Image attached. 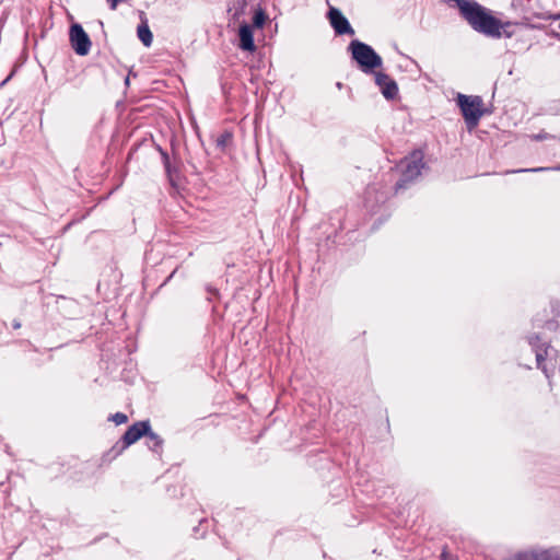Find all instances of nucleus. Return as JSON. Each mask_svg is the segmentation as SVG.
<instances>
[{
	"mask_svg": "<svg viewBox=\"0 0 560 560\" xmlns=\"http://www.w3.org/2000/svg\"><path fill=\"white\" fill-rule=\"evenodd\" d=\"M148 137L150 138L151 141H153L151 133H144V135H142V139H141L142 144H144L148 141Z\"/></svg>",
	"mask_w": 560,
	"mask_h": 560,
	"instance_id": "aec40b11",
	"label": "nucleus"
},
{
	"mask_svg": "<svg viewBox=\"0 0 560 560\" xmlns=\"http://www.w3.org/2000/svg\"><path fill=\"white\" fill-rule=\"evenodd\" d=\"M441 560H445L444 558H442Z\"/></svg>",
	"mask_w": 560,
	"mask_h": 560,
	"instance_id": "393cba45",
	"label": "nucleus"
},
{
	"mask_svg": "<svg viewBox=\"0 0 560 560\" xmlns=\"http://www.w3.org/2000/svg\"><path fill=\"white\" fill-rule=\"evenodd\" d=\"M528 343L532 346L533 350L547 347L545 342L540 340V337L538 335H533L528 337Z\"/></svg>",
	"mask_w": 560,
	"mask_h": 560,
	"instance_id": "dca6fc26",
	"label": "nucleus"
},
{
	"mask_svg": "<svg viewBox=\"0 0 560 560\" xmlns=\"http://www.w3.org/2000/svg\"><path fill=\"white\" fill-rule=\"evenodd\" d=\"M153 40V34L150 31L148 22L142 20V45L150 47Z\"/></svg>",
	"mask_w": 560,
	"mask_h": 560,
	"instance_id": "ddd939ff",
	"label": "nucleus"
},
{
	"mask_svg": "<svg viewBox=\"0 0 560 560\" xmlns=\"http://www.w3.org/2000/svg\"><path fill=\"white\" fill-rule=\"evenodd\" d=\"M238 47L244 51H254L256 49L253 28L249 24L243 23L238 28Z\"/></svg>",
	"mask_w": 560,
	"mask_h": 560,
	"instance_id": "9d476101",
	"label": "nucleus"
},
{
	"mask_svg": "<svg viewBox=\"0 0 560 560\" xmlns=\"http://www.w3.org/2000/svg\"><path fill=\"white\" fill-rule=\"evenodd\" d=\"M504 560H560V553L557 549L529 550L518 552Z\"/></svg>",
	"mask_w": 560,
	"mask_h": 560,
	"instance_id": "6e6552de",
	"label": "nucleus"
},
{
	"mask_svg": "<svg viewBox=\"0 0 560 560\" xmlns=\"http://www.w3.org/2000/svg\"><path fill=\"white\" fill-rule=\"evenodd\" d=\"M267 15L262 9H257L253 15V26L261 28L265 25Z\"/></svg>",
	"mask_w": 560,
	"mask_h": 560,
	"instance_id": "4468645a",
	"label": "nucleus"
},
{
	"mask_svg": "<svg viewBox=\"0 0 560 560\" xmlns=\"http://www.w3.org/2000/svg\"><path fill=\"white\" fill-rule=\"evenodd\" d=\"M457 105L462 112L465 122L469 129L478 126L483 115V101L480 96H468L458 94L456 98Z\"/></svg>",
	"mask_w": 560,
	"mask_h": 560,
	"instance_id": "7ed1b4c3",
	"label": "nucleus"
},
{
	"mask_svg": "<svg viewBox=\"0 0 560 560\" xmlns=\"http://www.w3.org/2000/svg\"><path fill=\"white\" fill-rule=\"evenodd\" d=\"M550 168L549 167H534V168H521V170H512V171H506L505 173L506 174H513V173H525V172H533V173H537V172H545V171H549ZM552 170L555 171H560V165L553 167Z\"/></svg>",
	"mask_w": 560,
	"mask_h": 560,
	"instance_id": "2eb2a0df",
	"label": "nucleus"
},
{
	"mask_svg": "<svg viewBox=\"0 0 560 560\" xmlns=\"http://www.w3.org/2000/svg\"><path fill=\"white\" fill-rule=\"evenodd\" d=\"M348 50L360 70L366 74L374 73V70L383 65L382 57L373 47L359 39L351 40Z\"/></svg>",
	"mask_w": 560,
	"mask_h": 560,
	"instance_id": "f257e3e1",
	"label": "nucleus"
},
{
	"mask_svg": "<svg viewBox=\"0 0 560 560\" xmlns=\"http://www.w3.org/2000/svg\"><path fill=\"white\" fill-rule=\"evenodd\" d=\"M423 158L424 153L421 150H413L401 160L398 165L401 177L395 185L396 192L406 188L409 183H412L421 174L422 168H424Z\"/></svg>",
	"mask_w": 560,
	"mask_h": 560,
	"instance_id": "f03ea898",
	"label": "nucleus"
},
{
	"mask_svg": "<svg viewBox=\"0 0 560 560\" xmlns=\"http://www.w3.org/2000/svg\"><path fill=\"white\" fill-rule=\"evenodd\" d=\"M555 20H560V13H558L557 15H555L553 18Z\"/></svg>",
	"mask_w": 560,
	"mask_h": 560,
	"instance_id": "5701e85b",
	"label": "nucleus"
},
{
	"mask_svg": "<svg viewBox=\"0 0 560 560\" xmlns=\"http://www.w3.org/2000/svg\"><path fill=\"white\" fill-rule=\"evenodd\" d=\"M109 420L115 422L116 424H122L126 423L128 420V417L122 412H117L109 417Z\"/></svg>",
	"mask_w": 560,
	"mask_h": 560,
	"instance_id": "f3484780",
	"label": "nucleus"
},
{
	"mask_svg": "<svg viewBox=\"0 0 560 560\" xmlns=\"http://www.w3.org/2000/svg\"><path fill=\"white\" fill-rule=\"evenodd\" d=\"M327 3H329L327 1ZM327 11L326 18L329 21L330 26L332 27L335 34L337 36L350 35L353 36L355 34L354 28L351 26L349 20L343 15V13L338 9L330 4Z\"/></svg>",
	"mask_w": 560,
	"mask_h": 560,
	"instance_id": "20e7f679",
	"label": "nucleus"
},
{
	"mask_svg": "<svg viewBox=\"0 0 560 560\" xmlns=\"http://www.w3.org/2000/svg\"><path fill=\"white\" fill-rule=\"evenodd\" d=\"M110 4L113 3V0H107Z\"/></svg>",
	"mask_w": 560,
	"mask_h": 560,
	"instance_id": "b1692460",
	"label": "nucleus"
},
{
	"mask_svg": "<svg viewBox=\"0 0 560 560\" xmlns=\"http://www.w3.org/2000/svg\"><path fill=\"white\" fill-rule=\"evenodd\" d=\"M232 138L231 133L229 132H224L222 135H220L217 139V147L219 148H224L228 143V141Z\"/></svg>",
	"mask_w": 560,
	"mask_h": 560,
	"instance_id": "a211bd4d",
	"label": "nucleus"
},
{
	"mask_svg": "<svg viewBox=\"0 0 560 560\" xmlns=\"http://www.w3.org/2000/svg\"><path fill=\"white\" fill-rule=\"evenodd\" d=\"M375 84L386 100H394L398 95V85L394 79L384 72H374Z\"/></svg>",
	"mask_w": 560,
	"mask_h": 560,
	"instance_id": "0eeeda50",
	"label": "nucleus"
},
{
	"mask_svg": "<svg viewBox=\"0 0 560 560\" xmlns=\"http://www.w3.org/2000/svg\"><path fill=\"white\" fill-rule=\"evenodd\" d=\"M70 42L78 55L85 56L89 54L91 40L80 24H73L70 27Z\"/></svg>",
	"mask_w": 560,
	"mask_h": 560,
	"instance_id": "39448f33",
	"label": "nucleus"
},
{
	"mask_svg": "<svg viewBox=\"0 0 560 560\" xmlns=\"http://www.w3.org/2000/svg\"><path fill=\"white\" fill-rule=\"evenodd\" d=\"M532 138L535 140V141H542V140H548V139H553L555 136L550 135V133H547V132H539V133H536V135H533Z\"/></svg>",
	"mask_w": 560,
	"mask_h": 560,
	"instance_id": "6ab92c4d",
	"label": "nucleus"
},
{
	"mask_svg": "<svg viewBox=\"0 0 560 560\" xmlns=\"http://www.w3.org/2000/svg\"><path fill=\"white\" fill-rule=\"evenodd\" d=\"M136 33H137V36L140 38V24L137 25Z\"/></svg>",
	"mask_w": 560,
	"mask_h": 560,
	"instance_id": "4be33fe9",
	"label": "nucleus"
},
{
	"mask_svg": "<svg viewBox=\"0 0 560 560\" xmlns=\"http://www.w3.org/2000/svg\"><path fill=\"white\" fill-rule=\"evenodd\" d=\"M142 440L148 448L155 454L159 458L163 452V439L152 431L149 420H142Z\"/></svg>",
	"mask_w": 560,
	"mask_h": 560,
	"instance_id": "423d86ee",
	"label": "nucleus"
},
{
	"mask_svg": "<svg viewBox=\"0 0 560 560\" xmlns=\"http://www.w3.org/2000/svg\"><path fill=\"white\" fill-rule=\"evenodd\" d=\"M207 290H208V292H209L210 294H214V295H217V294H218V290H217V289H213V288H211V287H208V288H207Z\"/></svg>",
	"mask_w": 560,
	"mask_h": 560,
	"instance_id": "412c9836",
	"label": "nucleus"
},
{
	"mask_svg": "<svg viewBox=\"0 0 560 560\" xmlns=\"http://www.w3.org/2000/svg\"><path fill=\"white\" fill-rule=\"evenodd\" d=\"M140 439V422L133 423L122 435L121 440L116 443L113 450L119 454L129 445L133 444Z\"/></svg>",
	"mask_w": 560,
	"mask_h": 560,
	"instance_id": "1a4fd4ad",
	"label": "nucleus"
},
{
	"mask_svg": "<svg viewBox=\"0 0 560 560\" xmlns=\"http://www.w3.org/2000/svg\"><path fill=\"white\" fill-rule=\"evenodd\" d=\"M156 148H158V150L161 153L162 163L164 165V168H165L166 175L168 177L170 184L174 188H178L179 187V184H178L179 173H178V171L172 165L167 152L163 151L160 145H156Z\"/></svg>",
	"mask_w": 560,
	"mask_h": 560,
	"instance_id": "9b49d317",
	"label": "nucleus"
},
{
	"mask_svg": "<svg viewBox=\"0 0 560 560\" xmlns=\"http://www.w3.org/2000/svg\"><path fill=\"white\" fill-rule=\"evenodd\" d=\"M534 352L536 355L537 368L544 372V374L546 375L547 378H549L550 373L548 372L547 366L542 364L547 357V347L536 349Z\"/></svg>",
	"mask_w": 560,
	"mask_h": 560,
	"instance_id": "f8f14e48",
	"label": "nucleus"
}]
</instances>
